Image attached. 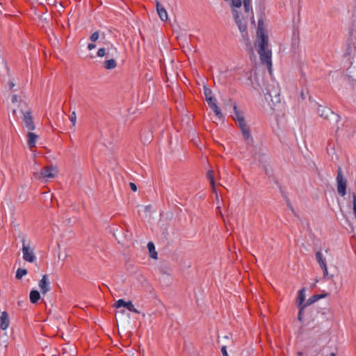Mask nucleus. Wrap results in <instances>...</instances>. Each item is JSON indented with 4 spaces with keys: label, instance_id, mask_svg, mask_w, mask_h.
<instances>
[{
    "label": "nucleus",
    "instance_id": "obj_1",
    "mask_svg": "<svg viewBox=\"0 0 356 356\" xmlns=\"http://www.w3.org/2000/svg\"><path fill=\"white\" fill-rule=\"evenodd\" d=\"M262 25L263 22L261 19H259L258 22V27L257 31V39L256 41V46L258 47L257 51L259 54L261 63L262 64L266 65L269 72H270L272 68V52L268 47V35L265 33Z\"/></svg>",
    "mask_w": 356,
    "mask_h": 356
},
{
    "label": "nucleus",
    "instance_id": "obj_2",
    "mask_svg": "<svg viewBox=\"0 0 356 356\" xmlns=\"http://www.w3.org/2000/svg\"><path fill=\"white\" fill-rule=\"evenodd\" d=\"M18 107L23 115L22 120L26 127L29 130H34L35 129V126L31 115V109L28 107L26 102L20 100Z\"/></svg>",
    "mask_w": 356,
    "mask_h": 356
},
{
    "label": "nucleus",
    "instance_id": "obj_3",
    "mask_svg": "<svg viewBox=\"0 0 356 356\" xmlns=\"http://www.w3.org/2000/svg\"><path fill=\"white\" fill-rule=\"evenodd\" d=\"M58 172V171L56 167L50 165L44 167L40 172H34L33 176L38 180L53 179L57 176Z\"/></svg>",
    "mask_w": 356,
    "mask_h": 356
},
{
    "label": "nucleus",
    "instance_id": "obj_4",
    "mask_svg": "<svg viewBox=\"0 0 356 356\" xmlns=\"http://www.w3.org/2000/svg\"><path fill=\"white\" fill-rule=\"evenodd\" d=\"M204 93L205 95L206 101L209 107L213 110L218 118L222 119L223 118L222 113L216 103V99L212 96V91L208 88H204Z\"/></svg>",
    "mask_w": 356,
    "mask_h": 356
},
{
    "label": "nucleus",
    "instance_id": "obj_5",
    "mask_svg": "<svg viewBox=\"0 0 356 356\" xmlns=\"http://www.w3.org/2000/svg\"><path fill=\"white\" fill-rule=\"evenodd\" d=\"M22 242V250L24 260L30 263L34 262L36 259V257L34 254L33 249L31 248L30 243H28L25 238H23Z\"/></svg>",
    "mask_w": 356,
    "mask_h": 356
},
{
    "label": "nucleus",
    "instance_id": "obj_6",
    "mask_svg": "<svg viewBox=\"0 0 356 356\" xmlns=\"http://www.w3.org/2000/svg\"><path fill=\"white\" fill-rule=\"evenodd\" d=\"M318 113L321 118L327 120H332L336 122H338L341 118L339 115L334 113L330 108L327 107L319 106L318 108Z\"/></svg>",
    "mask_w": 356,
    "mask_h": 356
},
{
    "label": "nucleus",
    "instance_id": "obj_7",
    "mask_svg": "<svg viewBox=\"0 0 356 356\" xmlns=\"http://www.w3.org/2000/svg\"><path fill=\"white\" fill-rule=\"evenodd\" d=\"M236 122L237 123L238 127L240 128L243 138L246 140L247 144L250 145L252 143L253 140L252 138L251 137L250 130L246 124L245 118L240 119V120H238Z\"/></svg>",
    "mask_w": 356,
    "mask_h": 356
},
{
    "label": "nucleus",
    "instance_id": "obj_8",
    "mask_svg": "<svg viewBox=\"0 0 356 356\" xmlns=\"http://www.w3.org/2000/svg\"><path fill=\"white\" fill-rule=\"evenodd\" d=\"M337 181L339 194L341 196H344L346 194V180L343 177L341 168H338Z\"/></svg>",
    "mask_w": 356,
    "mask_h": 356
},
{
    "label": "nucleus",
    "instance_id": "obj_9",
    "mask_svg": "<svg viewBox=\"0 0 356 356\" xmlns=\"http://www.w3.org/2000/svg\"><path fill=\"white\" fill-rule=\"evenodd\" d=\"M41 293L44 295L51 289L50 282L47 275H44L38 283Z\"/></svg>",
    "mask_w": 356,
    "mask_h": 356
},
{
    "label": "nucleus",
    "instance_id": "obj_10",
    "mask_svg": "<svg viewBox=\"0 0 356 356\" xmlns=\"http://www.w3.org/2000/svg\"><path fill=\"white\" fill-rule=\"evenodd\" d=\"M115 307L116 308L124 307H126L130 312H134L136 314L140 313L139 311L134 307L131 301L125 302L124 300L120 299L115 302Z\"/></svg>",
    "mask_w": 356,
    "mask_h": 356
},
{
    "label": "nucleus",
    "instance_id": "obj_11",
    "mask_svg": "<svg viewBox=\"0 0 356 356\" xmlns=\"http://www.w3.org/2000/svg\"><path fill=\"white\" fill-rule=\"evenodd\" d=\"M156 10H157V13H158V15H159L160 19L163 22L167 21L168 20L167 11L165 9V8L161 5L160 2L158 0H156Z\"/></svg>",
    "mask_w": 356,
    "mask_h": 356
},
{
    "label": "nucleus",
    "instance_id": "obj_12",
    "mask_svg": "<svg viewBox=\"0 0 356 356\" xmlns=\"http://www.w3.org/2000/svg\"><path fill=\"white\" fill-rule=\"evenodd\" d=\"M10 324L8 314L6 312H3L0 316V327L2 330H6Z\"/></svg>",
    "mask_w": 356,
    "mask_h": 356
},
{
    "label": "nucleus",
    "instance_id": "obj_13",
    "mask_svg": "<svg viewBox=\"0 0 356 356\" xmlns=\"http://www.w3.org/2000/svg\"><path fill=\"white\" fill-rule=\"evenodd\" d=\"M38 138V136L33 132H28L27 134V143L30 149L35 147L36 140Z\"/></svg>",
    "mask_w": 356,
    "mask_h": 356
},
{
    "label": "nucleus",
    "instance_id": "obj_14",
    "mask_svg": "<svg viewBox=\"0 0 356 356\" xmlns=\"http://www.w3.org/2000/svg\"><path fill=\"white\" fill-rule=\"evenodd\" d=\"M233 109H234V115H232V118L235 122L240 120V119H244L243 111H240L237 108L236 104L234 105Z\"/></svg>",
    "mask_w": 356,
    "mask_h": 356
},
{
    "label": "nucleus",
    "instance_id": "obj_15",
    "mask_svg": "<svg viewBox=\"0 0 356 356\" xmlns=\"http://www.w3.org/2000/svg\"><path fill=\"white\" fill-rule=\"evenodd\" d=\"M30 301L33 304H35L40 299V294L37 290H32L30 292Z\"/></svg>",
    "mask_w": 356,
    "mask_h": 356
},
{
    "label": "nucleus",
    "instance_id": "obj_16",
    "mask_svg": "<svg viewBox=\"0 0 356 356\" xmlns=\"http://www.w3.org/2000/svg\"><path fill=\"white\" fill-rule=\"evenodd\" d=\"M316 259L319 266H321V268L325 267V266H327L326 259L323 257L322 252L318 251L316 253Z\"/></svg>",
    "mask_w": 356,
    "mask_h": 356
},
{
    "label": "nucleus",
    "instance_id": "obj_17",
    "mask_svg": "<svg viewBox=\"0 0 356 356\" xmlns=\"http://www.w3.org/2000/svg\"><path fill=\"white\" fill-rule=\"evenodd\" d=\"M147 248L149 252V257L152 259H157V252L155 250L154 244L152 242H149L147 243Z\"/></svg>",
    "mask_w": 356,
    "mask_h": 356
},
{
    "label": "nucleus",
    "instance_id": "obj_18",
    "mask_svg": "<svg viewBox=\"0 0 356 356\" xmlns=\"http://www.w3.org/2000/svg\"><path fill=\"white\" fill-rule=\"evenodd\" d=\"M116 66H117V63L113 58L104 61V67L106 70H113V69L115 68Z\"/></svg>",
    "mask_w": 356,
    "mask_h": 356
},
{
    "label": "nucleus",
    "instance_id": "obj_19",
    "mask_svg": "<svg viewBox=\"0 0 356 356\" xmlns=\"http://www.w3.org/2000/svg\"><path fill=\"white\" fill-rule=\"evenodd\" d=\"M305 300V289H302L298 292V300H297L298 306H302L304 305L303 302H304Z\"/></svg>",
    "mask_w": 356,
    "mask_h": 356
},
{
    "label": "nucleus",
    "instance_id": "obj_20",
    "mask_svg": "<svg viewBox=\"0 0 356 356\" xmlns=\"http://www.w3.org/2000/svg\"><path fill=\"white\" fill-rule=\"evenodd\" d=\"M27 274V270L24 268H18L16 272L15 277L17 280L22 279V277Z\"/></svg>",
    "mask_w": 356,
    "mask_h": 356
},
{
    "label": "nucleus",
    "instance_id": "obj_21",
    "mask_svg": "<svg viewBox=\"0 0 356 356\" xmlns=\"http://www.w3.org/2000/svg\"><path fill=\"white\" fill-rule=\"evenodd\" d=\"M207 177L210 181L211 186H214V172L212 170H210L207 172Z\"/></svg>",
    "mask_w": 356,
    "mask_h": 356
},
{
    "label": "nucleus",
    "instance_id": "obj_22",
    "mask_svg": "<svg viewBox=\"0 0 356 356\" xmlns=\"http://www.w3.org/2000/svg\"><path fill=\"white\" fill-rule=\"evenodd\" d=\"M299 307V312L298 315V319L300 322L302 321V314L303 310L306 307V305H303L302 306H298Z\"/></svg>",
    "mask_w": 356,
    "mask_h": 356
},
{
    "label": "nucleus",
    "instance_id": "obj_23",
    "mask_svg": "<svg viewBox=\"0 0 356 356\" xmlns=\"http://www.w3.org/2000/svg\"><path fill=\"white\" fill-rule=\"evenodd\" d=\"M317 296H316V295H314L312 296H311L306 302V303L305 305H306V307L308 306V305H310L312 304H313L314 302H315L316 301H317Z\"/></svg>",
    "mask_w": 356,
    "mask_h": 356
},
{
    "label": "nucleus",
    "instance_id": "obj_24",
    "mask_svg": "<svg viewBox=\"0 0 356 356\" xmlns=\"http://www.w3.org/2000/svg\"><path fill=\"white\" fill-rule=\"evenodd\" d=\"M99 37V33L98 31H95L94 32L90 37V40L92 41V42H96L98 38Z\"/></svg>",
    "mask_w": 356,
    "mask_h": 356
},
{
    "label": "nucleus",
    "instance_id": "obj_25",
    "mask_svg": "<svg viewBox=\"0 0 356 356\" xmlns=\"http://www.w3.org/2000/svg\"><path fill=\"white\" fill-rule=\"evenodd\" d=\"M70 121L72 124V126L74 127L76 124V115L75 111H73L72 113L71 116H70Z\"/></svg>",
    "mask_w": 356,
    "mask_h": 356
},
{
    "label": "nucleus",
    "instance_id": "obj_26",
    "mask_svg": "<svg viewBox=\"0 0 356 356\" xmlns=\"http://www.w3.org/2000/svg\"><path fill=\"white\" fill-rule=\"evenodd\" d=\"M97 56L99 57H103L106 55V49L105 48H101L97 51Z\"/></svg>",
    "mask_w": 356,
    "mask_h": 356
},
{
    "label": "nucleus",
    "instance_id": "obj_27",
    "mask_svg": "<svg viewBox=\"0 0 356 356\" xmlns=\"http://www.w3.org/2000/svg\"><path fill=\"white\" fill-rule=\"evenodd\" d=\"M316 296H317V300H320L321 298H325L327 296H328V293H321V294H317L316 295Z\"/></svg>",
    "mask_w": 356,
    "mask_h": 356
},
{
    "label": "nucleus",
    "instance_id": "obj_28",
    "mask_svg": "<svg viewBox=\"0 0 356 356\" xmlns=\"http://www.w3.org/2000/svg\"><path fill=\"white\" fill-rule=\"evenodd\" d=\"M321 268L323 270V277H324V278H326L327 277V275H328V271H327V266H325V267H322Z\"/></svg>",
    "mask_w": 356,
    "mask_h": 356
},
{
    "label": "nucleus",
    "instance_id": "obj_29",
    "mask_svg": "<svg viewBox=\"0 0 356 356\" xmlns=\"http://www.w3.org/2000/svg\"><path fill=\"white\" fill-rule=\"evenodd\" d=\"M221 352L222 353V356H228L227 352V347L225 346H223L221 348Z\"/></svg>",
    "mask_w": 356,
    "mask_h": 356
},
{
    "label": "nucleus",
    "instance_id": "obj_30",
    "mask_svg": "<svg viewBox=\"0 0 356 356\" xmlns=\"http://www.w3.org/2000/svg\"><path fill=\"white\" fill-rule=\"evenodd\" d=\"M129 186H130L131 189L133 191L136 192L137 191V186H136V185L134 183L130 182L129 183Z\"/></svg>",
    "mask_w": 356,
    "mask_h": 356
},
{
    "label": "nucleus",
    "instance_id": "obj_31",
    "mask_svg": "<svg viewBox=\"0 0 356 356\" xmlns=\"http://www.w3.org/2000/svg\"><path fill=\"white\" fill-rule=\"evenodd\" d=\"M11 100H12V102H13V104H15V103L17 102H18V100H17V95H13L12 96V99H11Z\"/></svg>",
    "mask_w": 356,
    "mask_h": 356
},
{
    "label": "nucleus",
    "instance_id": "obj_32",
    "mask_svg": "<svg viewBox=\"0 0 356 356\" xmlns=\"http://www.w3.org/2000/svg\"><path fill=\"white\" fill-rule=\"evenodd\" d=\"M95 47H96V46H95V44H93V43H90V44H88V49L89 50H92V49H95Z\"/></svg>",
    "mask_w": 356,
    "mask_h": 356
},
{
    "label": "nucleus",
    "instance_id": "obj_33",
    "mask_svg": "<svg viewBox=\"0 0 356 356\" xmlns=\"http://www.w3.org/2000/svg\"><path fill=\"white\" fill-rule=\"evenodd\" d=\"M152 136L149 135L147 138H145L143 140V143H149V141H150V139H151Z\"/></svg>",
    "mask_w": 356,
    "mask_h": 356
},
{
    "label": "nucleus",
    "instance_id": "obj_34",
    "mask_svg": "<svg viewBox=\"0 0 356 356\" xmlns=\"http://www.w3.org/2000/svg\"><path fill=\"white\" fill-rule=\"evenodd\" d=\"M8 86H9L10 89H13L15 86V83L12 81H10L8 83Z\"/></svg>",
    "mask_w": 356,
    "mask_h": 356
},
{
    "label": "nucleus",
    "instance_id": "obj_35",
    "mask_svg": "<svg viewBox=\"0 0 356 356\" xmlns=\"http://www.w3.org/2000/svg\"><path fill=\"white\" fill-rule=\"evenodd\" d=\"M300 97H301L302 99H305V98H306V94L305 93V92L303 90H302L300 92Z\"/></svg>",
    "mask_w": 356,
    "mask_h": 356
},
{
    "label": "nucleus",
    "instance_id": "obj_36",
    "mask_svg": "<svg viewBox=\"0 0 356 356\" xmlns=\"http://www.w3.org/2000/svg\"><path fill=\"white\" fill-rule=\"evenodd\" d=\"M212 191H213V193H215L216 194V197L218 198V194H217V191H216L215 185L212 186Z\"/></svg>",
    "mask_w": 356,
    "mask_h": 356
},
{
    "label": "nucleus",
    "instance_id": "obj_37",
    "mask_svg": "<svg viewBox=\"0 0 356 356\" xmlns=\"http://www.w3.org/2000/svg\"><path fill=\"white\" fill-rule=\"evenodd\" d=\"M353 204H354L355 203H356V194L355 193L353 194Z\"/></svg>",
    "mask_w": 356,
    "mask_h": 356
},
{
    "label": "nucleus",
    "instance_id": "obj_38",
    "mask_svg": "<svg viewBox=\"0 0 356 356\" xmlns=\"http://www.w3.org/2000/svg\"><path fill=\"white\" fill-rule=\"evenodd\" d=\"M16 113H17V111H16L15 109H14V110L13 111V115L14 116H15V115H16Z\"/></svg>",
    "mask_w": 356,
    "mask_h": 356
},
{
    "label": "nucleus",
    "instance_id": "obj_39",
    "mask_svg": "<svg viewBox=\"0 0 356 356\" xmlns=\"http://www.w3.org/2000/svg\"><path fill=\"white\" fill-rule=\"evenodd\" d=\"M150 207H151L150 206H147V207H145V209H146V210L149 211Z\"/></svg>",
    "mask_w": 356,
    "mask_h": 356
},
{
    "label": "nucleus",
    "instance_id": "obj_40",
    "mask_svg": "<svg viewBox=\"0 0 356 356\" xmlns=\"http://www.w3.org/2000/svg\"><path fill=\"white\" fill-rule=\"evenodd\" d=\"M330 356H336V355H335V354H334V353H332L330 354Z\"/></svg>",
    "mask_w": 356,
    "mask_h": 356
},
{
    "label": "nucleus",
    "instance_id": "obj_41",
    "mask_svg": "<svg viewBox=\"0 0 356 356\" xmlns=\"http://www.w3.org/2000/svg\"><path fill=\"white\" fill-rule=\"evenodd\" d=\"M276 101H277V102H279L280 101V97H277V99Z\"/></svg>",
    "mask_w": 356,
    "mask_h": 356
},
{
    "label": "nucleus",
    "instance_id": "obj_42",
    "mask_svg": "<svg viewBox=\"0 0 356 356\" xmlns=\"http://www.w3.org/2000/svg\"><path fill=\"white\" fill-rule=\"evenodd\" d=\"M266 173L268 174V170H266Z\"/></svg>",
    "mask_w": 356,
    "mask_h": 356
},
{
    "label": "nucleus",
    "instance_id": "obj_43",
    "mask_svg": "<svg viewBox=\"0 0 356 356\" xmlns=\"http://www.w3.org/2000/svg\"><path fill=\"white\" fill-rule=\"evenodd\" d=\"M225 339H229V337L227 336H225L224 337Z\"/></svg>",
    "mask_w": 356,
    "mask_h": 356
}]
</instances>
